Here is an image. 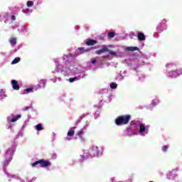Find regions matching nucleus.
Segmentation results:
<instances>
[{"label": "nucleus", "instance_id": "obj_36", "mask_svg": "<svg viewBox=\"0 0 182 182\" xmlns=\"http://www.w3.org/2000/svg\"><path fill=\"white\" fill-rule=\"evenodd\" d=\"M37 86H38V87H41V85H37Z\"/></svg>", "mask_w": 182, "mask_h": 182}, {"label": "nucleus", "instance_id": "obj_16", "mask_svg": "<svg viewBox=\"0 0 182 182\" xmlns=\"http://www.w3.org/2000/svg\"><path fill=\"white\" fill-rule=\"evenodd\" d=\"M31 92H33V87L27 88L25 90L24 93H31Z\"/></svg>", "mask_w": 182, "mask_h": 182}, {"label": "nucleus", "instance_id": "obj_32", "mask_svg": "<svg viewBox=\"0 0 182 182\" xmlns=\"http://www.w3.org/2000/svg\"><path fill=\"white\" fill-rule=\"evenodd\" d=\"M91 63H92V65H95V63H96V59H92V60H91Z\"/></svg>", "mask_w": 182, "mask_h": 182}, {"label": "nucleus", "instance_id": "obj_24", "mask_svg": "<svg viewBox=\"0 0 182 182\" xmlns=\"http://www.w3.org/2000/svg\"><path fill=\"white\" fill-rule=\"evenodd\" d=\"M0 96L1 97H5V92L3 90H0Z\"/></svg>", "mask_w": 182, "mask_h": 182}, {"label": "nucleus", "instance_id": "obj_15", "mask_svg": "<svg viewBox=\"0 0 182 182\" xmlns=\"http://www.w3.org/2000/svg\"><path fill=\"white\" fill-rule=\"evenodd\" d=\"M21 61V58H16L12 62H11V65H16V63H18V62Z\"/></svg>", "mask_w": 182, "mask_h": 182}, {"label": "nucleus", "instance_id": "obj_3", "mask_svg": "<svg viewBox=\"0 0 182 182\" xmlns=\"http://www.w3.org/2000/svg\"><path fill=\"white\" fill-rule=\"evenodd\" d=\"M129 120H130V115L120 116L115 119V124L117 126L127 124L129 123Z\"/></svg>", "mask_w": 182, "mask_h": 182}, {"label": "nucleus", "instance_id": "obj_11", "mask_svg": "<svg viewBox=\"0 0 182 182\" xmlns=\"http://www.w3.org/2000/svg\"><path fill=\"white\" fill-rule=\"evenodd\" d=\"M96 43H97V42L92 39L87 40L85 42V45H87V46H93V45H96Z\"/></svg>", "mask_w": 182, "mask_h": 182}, {"label": "nucleus", "instance_id": "obj_9", "mask_svg": "<svg viewBox=\"0 0 182 182\" xmlns=\"http://www.w3.org/2000/svg\"><path fill=\"white\" fill-rule=\"evenodd\" d=\"M11 86L14 90H19V84H18V81L15 80H11Z\"/></svg>", "mask_w": 182, "mask_h": 182}, {"label": "nucleus", "instance_id": "obj_21", "mask_svg": "<svg viewBox=\"0 0 182 182\" xmlns=\"http://www.w3.org/2000/svg\"><path fill=\"white\" fill-rule=\"evenodd\" d=\"M27 6H28V8H31V6H33V1H28L27 2Z\"/></svg>", "mask_w": 182, "mask_h": 182}, {"label": "nucleus", "instance_id": "obj_7", "mask_svg": "<svg viewBox=\"0 0 182 182\" xmlns=\"http://www.w3.org/2000/svg\"><path fill=\"white\" fill-rule=\"evenodd\" d=\"M75 129H76V127H72L69 129L68 132V138H67V140H72V136H73L75 135Z\"/></svg>", "mask_w": 182, "mask_h": 182}, {"label": "nucleus", "instance_id": "obj_13", "mask_svg": "<svg viewBox=\"0 0 182 182\" xmlns=\"http://www.w3.org/2000/svg\"><path fill=\"white\" fill-rule=\"evenodd\" d=\"M9 43L11 46H15V45H16V38L15 37L10 38Z\"/></svg>", "mask_w": 182, "mask_h": 182}, {"label": "nucleus", "instance_id": "obj_10", "mask_svg": "<svg viewBox=\"0 0 182 182\" xmlns=\"http://www.w3.org/2000/svg\"><path fill=\"white\" fill-rule=\"evenodd\" d=\"M14 154V149H9L6 154V157H7L8 160L10 161L12 159V156Z\"/></svg>", "mask_w": 182, "mask_h": 182}, {"label": "nucleus", "instance_id": "obj_1", "mask_svg": "<svg viewBox=\"0 0 182 182\" xmlns=\"http://www.w3.org/2000/svg\"><path fill=\"white\" fill-rule=\"evenodd\" d=\"M76 66V65L70 64L69 63L65 66H62V65H56V70L53 72V73H55V77H58V76H69L70 75H75L77 70V67Z\"/></svg>", "mask_w": 182, "mask_h": 182}, {"label": "nucleus", "instance_id": "obj_17", "mask_svg": "<svg viewBox=\"0 0 182 182\" xmlns=\"http://www.w3.org/2000/svg\"><path fill=\"white\" fill-rule=\"evenodd\" d=\"M36 129H37L39 132L41 130H43V127H42L41 124H38L36 126Z\"/></svg>", "mask_w": 182, "mask_h": 182}, {"label": "nucleus", "instance_id": "obj_19", "mask_svg": "<svg viewBox=\"0 0 182 182\" xmlns=\"http://www.w3.org/2000/svg\"><path fill=\"white\" fill-rule=\"evenodd\" d=\"M101 51H102V53L105 52H109V48H107V47L106 46H103Z\"/></svg>", "mask_w": 182, "mask_h": 182}, {"label": "nucleus", "instance_id": "obj_33", "mask_svg": "<svg viewBox=\"0 0 182 182\" xmlns=\"http://www.w3.org/2000/svg\"><path fill=\"white\" fill-rule=\"evenodd\" d=\"M11 19H12V21H15V19H16V18L15 17V16H12Z\"/></svg>", "mask_w": 182, "mask_h": 182}, {"label": "nucleus", "instance_id": "obj_28", "mask_svg": "<svg viewBox=\"0 0 182 182\" xmlns=\"http://www.w3.org/2000/svg\"><path fill=\"white\" fill-rule=\"evenodd\" d=\"M168 149V146H164L162 147V151H167Z\"/></svg>", "mask_w": 182, "mask_h": 182}, {"label": "nucleus", "instance_id": "obj_5", "mask_svg": "<svg viewBox=\"0 0 182 182\" xmlns=\"http://www.w3.org/2000/svg\"><path fill=\"white\" fill-rule=\"evenodd\" d=\"M139 133L140 136H146V134H149V128L147 127V126H146L145 124L139 123Z\"/></svg>", "mask_w": 182, "mask_h": 182}, {"label": "nucleus", "instance_id": "obj_38", "mask_svg": "<svg viewBox=\"0 0 182 182\" xmlns=\"http://www.w3.org/2000/svg\"><path fill=\"white\" fill-rule=\"evenodd\" d=\"M58 80H60V78H58Z\"/></svg>", "mask_w": 182, "mask_h": 182}, {"label": "nucleus", "instance_id": "obj_4", "mask_svg": "<svg viewBox=\"0 0 182 182\" xmlns=\"http://www.w3.org/2000/svg\"><path fill=\"white\" fill-rule=\"evenodd\" d=\"M38 164H40V167H49L52 165L50 161H45V160H39L31 164L32 167H36Z\"/></svg>", "mask_w": 182, "mask_h": 182}, {"label": "nucleus", "instance_id": "obj_34", "mask_svg": "<svg viewBox=\"0 0 182 182\" xmlns=\"http://www.w3.org/2000/svg\"><path fill=\"white\" fill-rule=\"evenodd\" d=\"M24 110H29V107H26L24 108Z\"/></svg>", "mask_w": 182, "mask_h": 182}, {"label": "nucleus", "instance_id": "obj_12", "mask_svg": "<svg viewBox=\"0 0 182 182\" xmlns=\"http://www.w3.org/2000/svg\"><path fill=\"white\" fill-rule=\"evenodd\" d=\"M137 35H138V39L139 41H146V36H144V34L143 33L138 32Z\"/></svg>", "mask_w": 182, "mask_h": 182}, {"label": "nucleus", "instance_id": "obj_23", "mask_svg": "<svg viewBox=\"0 0 182 182\" xmlns=\"http://www.w3.org/2000/svg\"><path fill=\"white\" fill-rule=\"evenodd\" d=\"M46 84V80H41L40 82V85H42L43 87H45V85Z\"/></svg>", "mask_w": 182, "mask_h": 182}, {"label": "nucleus", "instance_id": "obj_22", "mask_svg": "<svg viewBox=\"0 0 182 182\" xmlns=\"http://www.w3.org/2000/svg\"><path fill=\"white\" fill-rule=\"evenodd\" d=\"M108 52H109V55H111V56H117V54L116 53V52L112 51V50H109Z\"/></svg>", "mask_w": 182, "mask_h": 182}, {"label": "nucleus", "instance_id": "obj_6", "mask_svg": "<svg viewBox=\"0 0 182 182\" xmlns=\"http://www.w3.org/2000/svg\"><path fill=\"white\" fill-rule=\"evenodd\" d=\"M181 75V70H178L177 71L171 70L168 73V76L169 77H177Z\"/></svg>", "mask_w": 182, "mask_h": 182}, {"label": "nucleus", "instance_id": "obj_18", "mask_svg": "<svg viewBox=\"0 0 182 182\" xmlns=\"http://www.w3.org/2000/svg\"><path fill=\"white\" fill-rule=\"evenodd\" d=\"M79 79H80L79 77H73V78H70L69 82L70 83H73V82H76V80H79Z\"/></svg>", "mask_w": 182, "mask_h": 182}, {"label": "nucleus", "instance_id": "obj_35", "mask_svg": "<svg viewBox=\"0 0 182 182\" xmlns=\"http://www.w3.org/2000/svg\"><path fill=\"white\" fill-rule=\"evenodd\" d=\"M109 55H105V56H104V58H109Z\"/></svg>", "mask_w": 182, "mask_h": 182}, {"label": "nucleus", "instance_id": "obj_30", "mask_svg": "<svg viewBox=\"0 0 182 182\" xmlns=\"http://www.w3.org/2000/svg\"><path fill=\"white\" fill-rule=\"evenodd\" d=\"M95 53H97V55H100V53H103L102 51V49L100 50H97Z\"/></svg>", "mask_w": 182, "mask_h": 182}, {"label": "nucleus", "instance_id": "obj_26", "mask_svg": "<svg viewBox=\"0 0 182 182\" xmlns=\"http://www.w3.org/2000/svg\"><path fill=\"white\" fill-rule=\"evenodd\" d=\"M109 38H114V32H110L108 33Z\"/></svg>", "mask_w": 182, "mask_h": 182}, {"label": "nucleus", "instance_id": "obj_25", "mask_svg": "<svg viewBox=\"0 0 182 182\" xmlns=\"http://www.w3.org/2000/svg\"><path fill=\"white\" fill-rule=\"evenodd\" d=\"M151 103H152L153 106H156V105H157L159 103V100H152Z\"/></svg>", "mask_w": 182, "mask_h": 182}, {"label": "nucleus", "instance_id": "obj_20", "mask_svg": "<svg viewBox=\"0 0 182 182\" xmlns=\"http://www.w3.org/2000/svg\"><path fill=\"white\" fill-rule=\"evenodd\" d=\"M110 87L111 89H116L117 87V84L115 82H112L110 84Z\"/></svg>", "mask_w": 182, "mask_h": 182}, {"label": "nucleus", "instance_id": "obj_2", "mask_svg": "<svg viewBox=\"0 0 182 182\" xmlns=\"http://www.w3.org/2000/svg\"><path fill=\"white\" fill-rule=\"evenodd\" d=\"M90 155L85 153L82 155L83 159H90V157H95L99 156V147L92 146L89 151Z\"/></svg>", "mask_w": 182, "mask_h": 182}, {"label": "nucleus", "instance_id": "obj_31", "mask_svg": "<svg viewBox=\"0 0 182 182\" xmlns=\"http://www.w3.org/2000/svg\"><path fill=\"white\" fill-rule=\"evenodd\" d=\"M166 68H173V64L168 63V64L166 65Z\"/></svg>", "mask_w": 182, "mask_h": 182}, {"label": "nucleus", "instance_id": "obj_14", "mask_svg": "<svg viewBox=\"0 0 182 182\" xmlns=\"http://www.w3.org/2000/svg\"><path fill=\"white\" fill-rule=\"evenodd\" d=\"M125 50H129V51H134V50H139V48L137 47H127L125 48Z\"/></svg>", "mask_w": 182, "mask_h": 182}, {"label": "nucleus", "instance_id": "obj_29", "mask_svg": "<svg viewBox=\"0 0 182 182\" xmlns=\"http://www.w3.org/2000/svg\"><path fill=\"white\" fill-rule=\"evenodd\" d=\"M77 134L78 136H82L83 134V129L78 131Z\"/></svg>", "mask_w": 182, "mask_h": 182}, {"label": "nucleus", "instance_id": "obj_8", "mask_svg": "<svg viewBox=\"0 0 182 182\" xmlns=\"http://www.w3.org/2000/svg\"><path fill=\"white\" fill-rule=\"evenodd\" d=\"M21 117H22V116L21 114H18L13 117H9L8 119H9V122H11V123H15V122H17V120H19Z\"/></svg>", "mask_w": 182, "mask_h": 182}, {"label": "nucleus", "instance_id": "obj_39", "mask_svg": "<svg viewBox=\"0 0 182 182\" xmlns=\"http://www.w3.org/2000/svg\"><path fill=\"white\" fill-rule=\"evenodd\" d=\"M36 90H38V88H36Z\"/></svg>", "mask_w": 182, "mask_h": 182}, {"label": "nucleus", "instance_id": "obj_37", "mask_svg": "<svg viewBox=\"0 0 182 182\" xmlns=\"http://www.w3.org/2000/svg\"><path fill=\"white\" fill-rule=\"evenodd\" d=\"M4 164H8V162H5Z\"/></svg>", "mask_w": 182, "mask_h": 182}, {"label": "nucleus", "instance_id": "obj_27", "mask_svg": "<svg viewBox=\"0 0 182 182\" xmlns=\"http://www.w3.org/2000/svg\"><path fill=\"white\" fill-rule=\"evenodd\" d=\"M80 51H82V53H85V52H87L89 50H85L83 48H78Z\"/></svg>", "mask_w": 182, "mask_h": 182}]
</instances>
